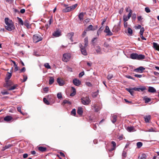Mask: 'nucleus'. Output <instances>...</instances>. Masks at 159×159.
I'll use <instances>...</instances> for the list:
<instances>
[{
    "mask_svg": "<svg viewBox=\"0 0 159 159\" xmlns=\"http://www.w3.org/2000/svg\"><path fill=\"white\" fill-rule=\"evenodd\" d=\"M77 5L78 4H75L71 6L67 7L68 5H65V6L66 7L65 8L63 9L62 11L64 12H67L70 11L72 10H74L77 7Z\"/></svg>",
    "mask_w": 159,
    "mask_h": 159,
    "instance_id": "f257e3e1",
    "label": "nucleus"
},
{
    "mask_svg": "<svg viewBox=\"0 0 159 159\" xmlns=\"http://www.w3.org/2000/svg\"><path fill=\"white\" fill-rule=\"evenodd\" d=\"M81 102L84 105H88L91 102V100L88 96L82 97L81 98Z\"/></svg>",
    "mask_w": 159,
    "mask_h": 159,
    "instance_id": "f03ea898",
    "label": "nucleus"
},
{
    "mask_svg": "<svg viewBox=\"0 0 159 159\" xmlns=\"http://www.w3.org/2000/svg\"><path fill=\"white\" fill-rule=\"evenodd\" d=\"M33 42L35 43H38L42 40V38L40 35L37 34H35L33 35Z\"/></svg>",
    "mask_w": 159,
    "mask_h": 159,
    "instance_id": "7ed1b4c3",
    "label": "nucleus"
},
{
    "mask_svg": "<svg viewBox=\"0 0 159 159\" xmlns=\"http://www.w3.org/2000/svg\"><path fill=\"white\" fill-rule=\"evenodd\" d=\"M71 56L70 54L68 53H66L63 54L62 61L65 62L68 61L70 59Z\"/></svg>",
    "mask_w": 159,
    "mask_h": 159,
    "instance_id": "20e7f679",
    "label": "nucleus"
},
{
    "mask_svg": "<svg viewBox=\"0 0 159 159\" xmlns=\"http://www.w3.org/2000/svg\"><path fill=\"white\" fill-rule=\"evenodd\" d=\"M6 29L9 31H11L14 30L15 28V26L13 23L10 24L5 26Z\"/></svg>",
    "mask_w": 159,
    "mask_h": 159,
    "instance_id": "39448f33",
    "label": "nucleus"
},
{
    "mask_svg": "<svg viewBox=\"0 0 159 159\" xmlns=\"http://www.w3.org/2000/svg\"><path fill=\"white\" fill-rule=\"evenodd\" d=\"M80 50L82 53L84 55H86L87 54V52L84 46H83L82 44H80Z\"/></svg>",
    "mask_w": 159,
    "mask_h": 159,
    "instance_id": "423d86ee",
    "label": "nucleus"
},
{
    "mask_svg": "<svg viewBox=\"0 0 159 159\" xmlns=\"http://www.w3.org/2000/svg\"><path fill=\"white\" fill-rule=\"evenodd\" d=\"M129 12L128 14V16H126V15H124L123 16V20L125 22L128 20L131 16L132 13V11L131 10H129Z\"/></svg>",
    "mask_w": 159,
    "mask_h": 159,
    "instance_id": "0eeeda50",
    "label": "nucleus"
},
{
    "mask_svg": "<svg viewBox=\"0 0 159 159\" xmlns=\"http://www.w3.org/2000/svg\"><path fill=\"white\" fill-rule=\"evenodd\" d=\"M104 31L107 34V35L111 36L113 35V33L111 32L108 26H106L105 29Z\"/></svg>",
    "mask_w": 159,
    "mask_h": 159,
    "instance_id": "6e6552de",
    "label": "nucleus"
},
{
    "mask_svg": "<svg viewBox=\"0 0 159 159\" xmlns=\"http://www.w3.org/2000/svg\"><path fill=\"white\" fill-rule=\"evenodd\" d=\"M6 83L4 84V87L8 88L9 87H11L13 84L12 81L10 80H6Z\"/></svg>",
    "mask_w": 159,
    "mask_h": 159,
    "instance_id": "1a4fd4ad",
    "label": "nucleus"
},
{
    "mask_svg": "<svg viewBox=\"0 0 159 159\" xmlns=\"http://www.w3.org/2000/svg\"><path fill=\"white\" fill-rule=\"evenodd\" d=\"M130 58L131 59H139V55L137 53H132L130 54Z\"/></svg>",
    "mask_w": 159,
    "mask_h": 159,
    "instance_id": "9d476101",
    "label": "nucleus"
},
{
    "mask_svg": "<svg viewBox=\"0 0 159 159\" xmlns=\"http://www.w3.org/2000/svg\"><path fill=\"white\" fill-rule=\"evenodd\" d=\"M61 35V32L59 30H57L54 32L52 34V35L55 37H58Z\"/></svg>",
    "mask_w": 159,
    "mask_h": 159,
    "instance_id": "9b49d317",
    "label": "nucleus"
},
{
    "mask_svg": "<svg viewBox=\"0 0 159 159\" xmlns=\"http://www.w3.org/2000/svg\"><path fill=\"white\" fill-rule=\"evenodd\" d=\"M57 82L59 85L60 86H63L65 83V81L60 78H58L57 79Z\"/></svg>",
    "mask_w": 159,
    "mask_h": 159,
    "instance_id": "f8f14e48",
    "label": "nucleus"
},
{
    "mask_svg": "<svg viewBox=\"0 0 159 159\" xmlns=\"http://www.w3.org/2000/svg\"><path fill=\"white\" fill-rule=\"evenodd\" d=\"M74 35V33L73 32H70L67 34L66 35L67 37L69 39L71 42L73 41L72 39V37Z\"/></svg>",
    "mask_w": 159,
    "mask_h": 159,
    "instance_id": "ddd939ff",
    "label": "nucleus"
},
{
    "mask_svg": "<svg viewBox=\"0 0 159 159\" xmlns=\"http://www.w3.org/2000/svg\"><path fill=\"white\" fill-rule=\"evenodd\" d=\"M73 84L76 86H78L81 84V82L79 80L75 79L73 80Z\"/></svg>",
    "mask_w": 159,
    "mask_h": 159,
    "instance_id": "4468645a",
    "label": "nucleus"
},
{
    "mask_svg": "<svg viewBox=\"0 0 159 159\" xmlns=\"http://www.w3.org/2000/svg\"><path fill=\"white\" fill-rule=\"evenodd\" d=\"M5 22L6 25L13 23L12 21L11 20L9 19L8 18H5Z\"/></svg>",
    "mask_w": 159,
    "mask_h": 159,
    "instance_id": "2eb2a0df",
    "label": "nucleus"
},
{
    "mask_svg": "<svg viewBox=\"0 0 159 159\" xmlns=\"http://www.w3.org/2000/svg\"><path fill=\"white\" fill-rule=\"evenodd\" d=\"M126 129L129 132H132L135 131L133 126H128L126 128Z\"/></svg>",
    "mask_w": 159,
    "mask_h": 159,
    "instance_id": "dca6fc26",
    "label": "nucleus"
},
{
    "mask_svg": "<svg viewBox=\"0 0 159 159\" xmlns=\"http://www.w3.org/2000/svg\"><path fill=\"white\" fill-rule=\"evenodd\" d=\"M12 119V117L10 116H7L4 118V120L7 122H9Z\"/></svg>",
    "mask_w": 159,
    "mask_h": 159,
    "instance_id": "f3484780",
    "label": "nucleus"
},
{
    "mask_svg": "<svg viewBox=\"0 0 159 159\" xmlns=\"http://www.w3.org/2000/svg\"><path fill=\"white\" fill-rule=\"evenodd\" d=\"M144 118L146 123H149L151 120V116L150 115L146 116L144 117Z\"/></svg>",
    "mask_w": 159,
    "mask_h": 159,
    "instance_id": "a211bd4d",
    "label": "nucleus"
},
{
    "mask_svg": "<svg viewBox=\"0 0 159 159\" xmlns=\"http://www.w3.org/2000/svg\"><path fill=\"white\" fill-rule=\"evenodd\" d=\"M24 25L28 29L30 28L31 27V25L28 20H25L24 21Z\"/></svg>",
    "mask_w": 159,
    "mask_h": 159,
    "instance_id": "6ab92c4d",
    "label": "nucleus"
},
{
    "mask_svg": "<svg viewBox=\"0 0 159 159\" xmlns=\"http://www.w3.org/2000/svg\"><path fill=\"white\" fill-rule=\"evenodd\" d=\"M94 31L95 30V29H94V27H93V26L91 25H89L86 28V31Z\"/></svg>",
    "mask_w": 159,
    "mask_h": 159,
    "instance_id": "aec40b11",
    "label": "nucleus"
},
{
    "mask_svg": "<svg viewBox=\"0 0 159 159\" xmlns=\"http://www.w3.org/2000/svg\"><path fill=\"white\" fill-rule=\"evenodd\" d=\"M153 48L156 50L159 51V45L156 43L154 42L153 43Z\"/></svg>",
    "mask_w": 159,
    "mask_h": 159,
    "instance_id": "412c9836",
    "label": "nucleus"
},
{
    "mask_svg": "<svg viewBox=\"0 0 159 159\" xmlns=\"http://www.w3.org/2000/svg\"><path fill=\"white\" fill-rule=\"evenodd\" d=\"M117 116L116 115H113L111 116V120L113 123H114L116 121Z\"/></svg>",
    "mask_w": 159,
    "mask_h": 159,
    "instance_id": "4be33fe9",
    "label": "nucleus"
},
{
    "mask_svg": "<svg viewBox=\"0 0 159 159\" xmlns=\"http://www.w3.org/2000/svg\"><path fill=\"white\" fill-rule=\"evenodd\" d=\"M85 14V13H83V12H81L78 15V17L79 20L81 21L83 20L84 19V15Z\"/></svg>",
    "mask_w": 159,
    "mask_h": 159,
    "instance_id": "5701e85b",
    "label": "nucleus"
},
{
    "mask_svg": "<svg viewBox=\"0 0 159 159\" xmlns=\"http://www.w3.org/2000/svg\"><path fill=\"white\" fill-rule=\"evenodd\" d=\"M148 91L150 93H154L156 92V89L153 87H148Z\"/></svg>",
    "mask_w": 159,
    "mask_h": 159,
    "instance_id": "b1692460",
    "label": "nucleus"
},
{
    "mask_svg": "<svg viewBox=\"0 0 159 159\" xmlns=\"http://www.w3.org/2000/svg\"><path fill=\"white\" fill-rule=\"evenodd\" d=\"M143 100L144 101L145 103H147L151 101V99L145 96L143 98Z\"/></svg>",
    "mask_w": 159,
    "mask_h": 159,
    "instance_id": "393cba45",
    "label": "nucleus"
},
{
    "mask_svg": "<svg viewBox=\"0 0 159 159\" xmlns=\"http://www.w3.org/2000/svg\"><path fill=\"white\" fill-rule=\"evenodd\" d=\"M96 50L98 54H101L102 53L101 48L100 46H97Z\"/></svg>",
    "mask_w": 159,
    "mask_h": 159,
    "instance_id": "a878e982",
    "label": "nucleus"
},
{
    "mask_svg": "<svg viewBox=\"0 0 159 159\" xmlns=\"http://www.w3.org/2000/svg\"><path fill=\"white\" fill-rule=\"evenodd\" d=\"M38 149L41 152H44L46 151L47 149L46 147L40 146L38 148Z\"/></svg>",
    "mask_w": 159,
    "mask_h": 159,
    "instance_id": "bb28decb",
    "label": "nucleus"
},
{
    "mask_svg": "<svg viewBox=\"0 0 159 159\" xmlns=\"http://www.w3.org/2000/svg\"><path fill=\"white\" fill-rule=\"evenodd\" d=\"M54 81V79L53 77H50L49 80V84L50 85L52 84Z\"/></svg>",
    "mask_w": 159,
    "mask_h": 159,
    "instance_id": "cd10ccee",
    "label": "nucleus"
},
{
    "mask_svg": "<svg viewBox=\"0 0 159 159\" xmlns=\"http://www.w3.org/2000/svg\"><path fill=\"white\" fill-rule=\"evenodd\" d=\"M71 89L72 90V92L70 94V95L71 96H73L76 94V90L73 87H71Z\"/></svg>",
    "mask_w": 159,
    "mask_h": 159,
    "instance_id": "c85d7f7f",
    "label": "nucleus"
},
{
    "mask_svg": "<svg viewBox=\"0 0 159 159\" xmlns=\"http://www.w3.org/2000/svg\"><path fill=\"white\" fill-rule=\"evenodd\" d=\"M77 113L78 114H79L80 115H82L83 113V111L82 110V108L81 107H79L78 108V110H77Z\"/></svg>",
    "mask_w": 159,
    "mask_h": 159,
    "instance_id": "c756f323",
    "label": "nucleus"
},
{
    "mask_svg": "<svg viewBox=\"0 0 159 159\" xmlns=\"http://www.w3.org/2000/svg\"><path fill=\"white\" fill-rule=\"evenodd\" d=\"M17 19H18L19 24L21 25H23L24 22H23L21 19L18 17H17Z\"/></svg>",
    "mask_w": 159,
    "mask_h": 159,
    "instance_id": "7c9ffc66",
    "label": "nucleus"
},
{
    "mask_svg": "<svg viewBox=\"0 0 159 159\" xmlns=\"http://www.w3.org/2000/svg\"><path fill=\"white\" fill-rule=\"evenodd\" d=\"M146 154L143 153H141V156L140 157V159H146Z\"/></svg>",
    "mask_w": 159,
    "mask_h": 159,
    "instance_id": "2f4dec72",
    "label": "nucleus"
},
{
    "mask_svg": "<svg viewBox=\"0 0 159 159\" xmlns=\"http://www.w3.org/2000/svg\"><path fill=\"white\" fill-rule=\"evenodd\" d=\"M12 146V145L9 144L7 145H6L4 147H3L2 149V151H4L6 149H7L9 148L10 147Z\"/></svg>",
    "mask_w": 159,
    "mask_h": 159,
    "instance_id": "473e14b6",
    "label": "nucleus"
},
{
    "mask_svg": "<svg viewBox=\"0 0 159 159\" xmlns=\"http://www.w3.org/2000/svg\"><path fill=\"white\" fill-rule=\"evenodd\" d=\"M84 46L87 47L88 44V37H86L84 39Z\"/></svg>",
    "mask_w": 159,
    "mask_h": 159,
    "instance_id": "72a5a7b5",
    "label": "nucleus"
},
{
    "mask_svg": "<svg viewBox=\"0 0 159 159\" xmlns=\"http://www.w3.org/2000/svg\"><path fill=\"white\" fill-rule=\"evenodd\" d=\"M97 105V104H94L93 106L95 109V111L96 112H98L100 109V108Z\"/></svg>",
    "mask_w": 159,
    "mask_h": 159,
    "instance_id": "f704fd0d",
    "label": "nucleus"
},
{
    "mask_svg": "<svg viewBox=\"0 0 159 159\" xmlns=\"http://www.w3.org/2000/svg\"><path fill=\"white\" fill-rule=\"evenodd\" d=\"M11 76V73L8 72L7 75V77L6 78V80H9Z\"/></svg>",
    "mask_w": 159,
    "mask_h": 159,
    "instance_id": "c9c22d12",
    "label": "nucleus"
},
{
    "mask_svg": "<svg viewBox=\"0 0 159 159\" xmlns=\"http://www.w3.org/2000/svg\"><path fill=\"white\" fill-rule=\"evenodd\" d=\"M126 90L128 91L133 96L134 91L132 88H126Z\"/></svg>",
    "mask_w": 159,
    "mask_h": 159,
    "instance_id": "e433bc0d",
    "label": "nucleus"
},
{
    "mask_svg": "<svg viewBox=\"0 0 159 159\" xmlns=\"http://www.w3.org/2000/svg\"><path fill=\"white\" fill-rule=\"evenodd\" d=\"M111 143L113 147L111 149V150L113 151L115 149L116 146V143L113 141H112L111 142Z\"/></svg>",
    "mask_w": 159,
    "mask_h": 159,
    "instance_id": "4c0bfd02",
    "label": "nucleus"
},
{
    "mask_svg": "<svg viewBox=\"0 0 159 159\" xmlns=\"http://www.w3.org/2000/svg\"><path fill=\"white\" fill-rule=\"evenodd\" d=\"M140 35H142L143 34V33L144 31V29L143 27L141 28V26L140 25Z\"/></svg>",
    "mask_w": 159,
    "mask_h": 159,
    "instance_id": "58836bf2",
    "label": "nucleus"
},
{
    "mask_svg": "<svg viewBox=\"0 0 159 159\" xmlns=\"http://www.w3.org/2000/svg\"><path fill=\"white\" fill-rule=\"evenodd\" d=\"M17 86V85L16 84L11 86L8 89L9 90H12L15 89L16 87Z\"/></svg>",
    "mask_w": 159,
    "mask_h": 159,
    "instance_id": "ea45409f",
    "label": "nucleus"
},
{
    "mask_svg": "<svg viewBox=\"0 0 159 159\" xmlns=\"http://www.w3.org/2000/svg\"><path fill=\"white\" fill-rule=\"evenodd\" d=\"M44 66L45 67L48 69H50L51 68L50 66L48 63H45L44 64Z\"/></svg>",
    "mask_w": 159,
    "mask_h": 159,
    "instance_id": "a19ab883",
    "label": "nucleus"
},
{
    "mask_svg": "<svg viewBox=\"0 0 159 159\" xmlns=\"http://www.w3.org/2000/svg\"><path fill=\"white\" fill-rule=\"evenodd\" d=\"M43 101L45 104H46L47 105L49 104V102L45 98H43Z\"/></svg>",
    "mask_w": 159,
    "mask_h": 159,
    "instance_id": "79ce46f5",
    "label": "nucleus"
},
{
    "mask_svg": "<svg viewBox=\"0 0 159 159\" xmlns=\"http://www.w3.org/2000/svg\"><path fill=\"white\" fill-rule=\"evenodd\" d=\"M102 27H100L98 30L97 32V35L98 36L99 34L101 33V32H102Z\"/></svg>",
    "mask_w": 159,
    "mask_h": 159,
    "instance_id": "37998d69",
    "label": "nucleus"
},
{
    "mask_svg": "<svg viewBox=\"0 0 159 159\" xmlns=\"http://www.w3.org/2000/svg\"><path fill=\"white\" fill-rule=\"evenodd\" d=\"M128 33L130 34H131L133 33L132 30L130 28H128L127 30Z\"/></svg>",
    "mask_w": 159,
    "mask_h": 159,
    "instance_id": "c03bdc74",
    "label": "nucleus"
},
{
    "mask_svg": "<svg viewBox=\"0 0 159 159\" xmlns=\"http://www.w3.org/2000/svg\"><path fill=\"white\" fill-rule=\"evenodd\" d=\"M71 114L75 116L76 115V110L75 109H73L71 111Z\"/></svg>",
    "mask_w": 159,
    "mask_h": 159,
    "instance_id": "a18cd8bd",
    "label": "nucleus"
},
{
    "mask_svg": "<svg viewBox=\"0 0 159 159\" xmlns=\"http://www.w3.org/2000/svg\"><path fill=\"white\" fill-rule=\"evenodd\" d=\"M57 96L58 99H61L62 98V94L61 93H58L57 94Z\"/></svg>",
    "mask_w": 159,
    "mask_h": 159,
    "instance_id": "49530a36",
    "label": "nucleus"
},
{
    "mask_svg": "<svg viewBox=\"0 0 159 159\" xmlns=\"http://www.w3.org/2000/svg\"><path fill=\"white\" fill-rule=\"evenodd\" d=\"M145 69V68L143 66H140V73H142Z\"/></svg>",
    "mask_w": 159,
    "mask_h": 159,
    "instance_id": "de8ad7c7",
    "label": "nucleus"
},
{
    "mask_svg": "<svg viewBox=\"0 0 159 159\" xmlns=\"http://www.w3.org/2000/svg\"><path fill=\"white\" fill-rule=\"evenodd\" d=\"M113 75L112 74H108L107 76V79L108 80L111 79L113 77Z\"/></svg>",
    "mask_w": 159,
    "mask_h": 159,
    "instance_id": "09e8293b",
    "label": "nucleus"
},
{
    "mask_svg": "<svg viewBox=\"0 0 159 159\" xmlns=\"http://www.w3.org/2000/svg\"><path fill=\"white\" fill-rule=\"evenodd\" d=\"M146 89V87L145 86H140V90L143 91Z\"/></svg>",
    "mask_w": 159,
    "mask_h": 159,
    "instance_id": "8fccbe9b",
    "label": "nucleus"
},
{
    "mask_svg": "<svg viewBox=\"0 0 159 159\" xmlns=\"http://www.w3.org/2000/svg\"><path fill=\"white\" fill-rule=\"evenodd\" d=\"M63 103H64V104H65L66 103H68V104H71V102L68 100H65L63 101Z\"/></svg>",
    "mask_w": 159,
    "mask_h": 159,
    "instance_id": "3c124183",
    "label": "nucleus"
},
{
    "mask_svg": "<svg viewBox=\"0 0 159 159\" xmlns=\"http://www.w3.org/2000/svg\"><path fill=\"white\" fill-rule=\"evenodd\" d=\"M23 80L22 81V82H25L27 80V77L26 75H23Z\"/></svg>",
    "mask_w": 159,
    "mask_h": 159,
    "instance_id": "603ef678",
    "label": "nucleus"
},
{
    "mask_svg": "<svg viewBox=\"0 0 159 159\" xmlns=\"http://www.w3.org/2000/svg\"><path fill=\"white\" fill-rule=\"evenodd\" d=\"M17 111L20 112L23 115H24V114H23L21 111V107H18L17 108Z\"/></svg>",
    "mask_w": 159,
    "mask_h": 159,
    "instance_id": "864d4df0",
    "label": "nucleus"
},
{
    "mask_svg": "<svg viewBox=\"0 0 159 159\" xmlns=\"http://www.w3.org/2000/svg\"><path fill=\"white\" fill-rule=\"evenodd\" d=\"M145 11L147 13H149L151 11L149 8L148 7H146L145 9Z\"/></svg>",
    "mask_w": 159,
    "mask_h": 159,
    "instance_id": "5fc2aeb1",
    "label": "nucleus"
},
{
    "mask_svg": "<svg viewBox=\"0 0 159 159\" xmlns=\"http://www.w3.org/2000/svg\"><path fill=\"white\" fill-rule=\"evenodd\" d=\"M145 56L143 55L140 54V60H143L145 58Z\"/></svg>",
    "mask_w": 159,
    "mask_h": 159,
    "instance_id": "6e6d98bb",
    "label": "nucleus"
},
{
    "mask_svg": "<svg viewBox=\"0 0 159 159\" xmlns=\"http://www.w3.org/2000/svg\"><path fill=\"white\" fill-rule=\"evenodd\" d=\"M103 46L104 47L107 48H108L109 47V44L106 42L104 43Z\"/></svg>",
    "mask_w": 159,
    "mask_h": 159,
    "instance_id": "4d7b16f0",
    "label": "nucleus"
},
{
    "mask_svg": "<svg viewBox=\"0 0 159 159\" xmlns=\"http://www.w3.org/2000/svg\"><path fill=\"white\" fill-rule=\"evenodd\" d=\"M86 84L88 87H91L92 86V84L89 82H87L86 83Z\"/></svg>",
    "mask_w": 159,
    "mask_h": 159,
    "instance_id": "13d9d810",
    "label": "nucleus"
},
{
    "mask_svg": "<svg viewBox=\"0 0 159 159\" xmlns=\"http://www.w3.org/2000/svg\"><path fill=\"white\" fill-rule=\"evenodd\" d=\"M98 94H97V93H96L95 92L93 93L92 94V97L94 98L96 97Z\"/></svg>",
    "mask_w": 159,
    "mask_h": 159,
    "instance_id": "bf43d9fd",
    "label": "nucleus"
},
{
    "mask_svg": "<svg viewBox=\"0 0 159 159\" xmlns=\"http://www.w3.org/2000/svg\"><path fill=\"white\" fill-rule=\"evenodd\" d=\"M84 75V71L80 73L79 74V77H81Z\"/></svg>",
    "mask_w": 159,
    "mask_h": 159,
    "instance_id": "052dcab7",
    "label": "nucleus"
},
{
    "mask_svg": "<svg viewBox=\"0 0 159 159\" xmlns=\"http://www.w3.org/2000/svg\"><path fill=\"white\" fill-rule=\"evenodd\" d=\"M125 77L128 79H130L134 80V79L132 76H131L130 75H126L125 76Z\"/></svg>",
    "mask_w": 159,
    "mask_h": 159,
    "instance_id": "680f3d73",
    "label": "nucleus"
},
{
    "mask_svg": "<svg viewBox=\"0 0 159 159\" xmlns=\"http://www.w3.org/2000/svg\"><path fill=\"white\" fill-rule=\"evenodd\" d=\"M126 152L124 151H123L122 153V156L124 157H126Z\"/></svg>",
    "mask_w": 159,
    "mask_h": 159,
    "instance_id": "e2e57ef3",
    "label": "nucleus"
},
{
    "mask_svg": "<svg viewBox=\"0 0 159 159\" xmlns=\"http://www.w3.org/2000/svg\"><path fill=\"white\" fill-rule=\"evenodd\" d=\"M48 87H45L43 89V90L46 92H47L48 91Z\"/></svg>",
    "mask_w": 159,
    "mask_h": 159,
    "instance_id": "0e129e2a",
    "label": "nucleus"
},
{
    "mask_svg": "<svg viewBox=\"0 0 159 159\" xmlns=\"http://www.w3.org/2000/svg\"><path fill=\"white\" fill-rule=\"evenodd\" d=\"M1 93L3 95L8 94H9V93L7 91H3Z\"/></svg>",
    "mask_w": 159,
    "mask_h": 159,
    "instance_id": "69168bd1",
    "label": "nucleus"
},
{
    "mask_svg": "<svg viewBox=\"0 0 159 159\" xmlns=\"http://www.w3.org/2000/svg\"><path fill=\"white\" fill-rule=\"evenodd\" d=\"M132 89H133V91L134 90H135V91L137 90V91H139V88H135V87H134V88H132Z\"/></svg>",
    "mask_w": 159,
    "mask_h": 159,
    "instance_id": "338daca9",
    "label": "nucleus"
},
{
    "mask_svg": "<svg viewBox=\"0 0 159 159\" xmlns=\"http://www.w3.org/2000/svg\"><path fill=\"white\" fill-rule=\"evenodd\" d=\"M15 66V68H14V70L15 71H16L18 70V67L17 66V65H15L14 66Z\"/></svg>",
    "mask_w": 159,
    "mask_h": 159,
    "instance_id": "774afa93",
    "label": "nucleus"
}]
</instances>
